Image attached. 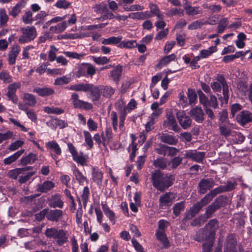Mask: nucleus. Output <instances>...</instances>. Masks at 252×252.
<instances>
[{
  "label": "nucleus",
  "instance_id": "obj_1",
  "mask_svg": "<svg viewBox=\"0 0 252 252\" xmlns=\"http://www.w3.org/2000/svg\"><path fill=\"white\" fill-rule=\"evenodd\" d=\"M151 180L155 188L163 191L173 184L175 178L172 175L164 174L157 170L152 173Z\"/></svg>",
  "mask_w": 252,
  "mask_h": 252
},
{
  "label": "nucleus",
  "instance_id": "obj_2",
  "mask_svg": "<svg viewBox=\"0 0 252 252\" xmlns=\"http://www.w3.org/2000/svg\"><path fill=\"white\" fill-rule=\"evenodd\" d=\"M45 234L47 237L55 240L57 245L60 246L68 241L67 232L63 229H58L55 227L47 228L45 231Z\"/></svg>",
  "mask_w": 252,
  "mask_h": 252
},
{
  "label": "nucleus",
  "instance_id": "obj_3",
  "mask_svg": "<svg viewBox=\"0 0 252 252\" xmlns=\"http://www.w3.org/2000/svg\"><path fill=\"white\" fill-rule=\"evenodd\" d=\"M21 32L22 34L20 36L18 39V42L20 44L28 43L33 40L37 35L36 30L34 26L22 28Z\"/></svg>",
  "mask_w": 252,
  "mask_h": 252
},
{
  "label": "nucleus",
  "instance_id": "obj_4",
  "mask_svg": "<svg viewBox=\"0 0 252 252\" xmlns=\"http://www.w3.org/2000/svg\"><path fill=\"white\" fill-rule=\"evenodd\" d=\"M218 221L216 219L211 220L206 226V235L208 234V238L206 239V246L212 247L215 240L216 231L218 229Z\"/></svg>",
  "mask_w": 252,
  "mask_h": 252
},
{
  "label": "nucleus",
  "instance_id": "obj_5",
  "mask_svg": "<svg viewBox=\"0 0 252 252\" xmlns=\"http://www.w3.org/2000/svg\"><path fill=\"white\" fill-rule=\"evenodd\" d=\"M20 87L21 83L19 82H14L8 85L7 92L6 93L8 100L11 101L14 104L17 103L18 98L16 94V92L17 90L20 88Z\"/></svg>",
  "mask_w": 252,
  "mask_h": 252
},
{
  "label": "nucleus",
  "instance_id": "obj_6",
  "mask_svg": "<svg viewBox=\"0 0 252 252\" xmlns=\"http://www.w3.org/2000/svg\"><path fill=\"white\" fill-rule=\"evenodd\" d=\"M67 146L68 150L72 156L73 160L82 166L84 165L87 159L83 155V153L82 152L78 153L76 148L71 143H68Z\"/></svg>",
  "mask_w": 252,
  "mask_h": 252
},
{
  "label": "nucleus",
  "instance_id": "obj_7",
  "mask_svg": "<svg viewBox=\"0 0 252 252\" xmlns=\"http://www.w3.org/2000/svg\"><path fill=\"white\" fill-rule=\"evenodd\" d=\"M79 95L76 93H73L71 99L72 100V104L75 108H79L89 110L93 108L92 103L79 99Z\"/></svg>",
  "mask_w": 252,
  "mask_h": 252
},
{
  "label": "nucleus",
  "instance_id": "obj_8",
  "mask_svg": "<svg viewBox=\"0 0 252 252\" xmlns=\"http://www.w3.org/2000/svg\"><path fill=\"white\" fill-rule=\"evenodd\" d=\"M96 73L95 67L89 63H83L79 67L77 71L78 77L86 76L89 75L93 76Z\"/></svg>",
  "mask_w": 252,
  "mask_h": 252
},
{
  "label": "nucleus",
  "instance_id": "obj_9",
  "mask_svg": "<svg viewBox=\"0 0 252 252\" xmlns=\"http://www.w3.org/2000/svg\"><path fill=\"white\" fill-rule=\"evenodd\" d=\"M175 198V194L171 192H166L161 195L159 199V206L161 209H166L170 206Z\"/></svg>",
  "mask_w": 252,
  "mask_h": 252
},
{
  "label": "nucleus",
  "instance_id": "obj_10",
  "mask_svg": "<svg viewBox=\"0 0 252 252\" xmlns=\"http://www.w3.org/2000/svg\"><path fill=\"white\" fill-rule=\"evenodd\" d=\"M224 200V198L222 196L217 198L215 201L208 207L206 211V218L211 217V215L222 205Z\"/></svg>",
  "mask_w": 252,
  "mask_h": 252
},
{
  "label": "nucleus",
  "instance_id": "obj_11",
  "mask_svg": "<svg viewBox=\"0 0 252 252\" xmlns=\"http://www.w3.org/2000/svg\"><path fill=\"white\" fill-rule=\"evenodd\" d=\"M163 125L166 127H171L173 130L179 131L180 127L178 126L173 113L170 110L166 112V119L163 122Z\"/></svg>",
  "mask_w": 252,
  "mask_h": 252
},
{
  "label": "nucleus",
  "instance_id": "obj_12",
  "mask_svg": "<svg viewBox=\"0 0 252 252\" xmlns=\"http://www.w3.org/2000/svg\"><path fill=\"white\" fill-rule=\"evenodd\" d=\"M176 116L180 125L184 129H187L190 126L191 120L184 111H177Z\"/></svg>",
  "mask_w": 252,
  "mask_h": 252
},
{
  "label": "nucleus",
  "instance_id": "obj_13",
  "mask_svg": "<svg viewBox=\"0 0 252 252\" xmlns=\"http://www.w3.org/2000/svg\"><path fill=\"white\" fill-rule=\"evenodd\" d=\"M237 241L235 235H229L226 238L224 252H237L236 250Z\"/></svg>",
  "mask_w": 252,
  "mask_h": 252
},
{
  "label": "nucleus",
  "instance_id": "obj_14",
  "mask_svg": "<svg viewBox=\"0 0 252 252\" xmlns=\"http://www.w3.org/2000/svg\"><path fill=\"white\" fill-rule=\"evenodd\" d=\"M63 212L61 210H49L47 208V219L48 220L58 222L63 217Z\"/></svg>",
  "mask_w": 252,
  "mask_h": 252
},
{
  "label": "nucleus",
  "instance_id": "obj_15",
  "mask_svg": "<svg viewBox=\"0 0 252 252\" xmlns=\"http://www.w3.org/2000/svg\"><path fill=\"white\" fill-rule=\"evenodd\" d=\"M185 156L188 158L197 162H200L202 161L204 158V153L189 150L186 152Z\"/></svg>",
  "mask_w": 252,
  "mask_h": 252
},
{
  "label": "nucleus",
  "instance_id": "obj_16",
  "mask_svg": "<svg viewBox=\"0 0 252 252\" xmlns=\"http://www.w3.org/2000/svg\"><path fill=\"white\" fill-rule=\"evenodd\" d=\"M21 51V48L18 45H14L12 48L11 51L8 53V63L13 65L15 63L16 58Z\"/></svg>",
  "mask_w": 252,
  "mask_h": 252
},
{
  "label": "nucleus",
  "instance_id": "obj_17",
  "mask_svg": "<svg viewBox=\"0 0 252 252\" xmlns=\"http://www.w3.org/2000/svg\"><path fill=\"white\" fill-rule=\"evenodd\" d=\"M204 199L205 197L202 198L200 202L195 203L191 208H190L189 212L186 215L187 219H191L199 212L201 208L204 205Z\"/></svg>",
  "mask_w": 252,
  "mask_h": 252
},
{
  "label": "nucleus",
  "instance_id": "obj_18",
  "mask_svg": "<svg viewBox=\"0 0 252 252\" xmlns=\"http://www.w3.org/2000/svg\"><path fill=\"white\" fill-rule=\"evenodd\" d=\"M237 119L238 123L244 125L252 122V114L248 111H243L237 116Z\"/></svg>",
  "mask_w": 252,
  "mask_h": 252
},
{
  "label": "nucleus",
  "instance_id": "obj_19",
  "mask_svg": "<svg viewBox=\"0 0 252 252\" xmlns=\"http://www.w3.org/2000/svg\"><path fill=\"white\" fill-rule=\"evenodd\" d=\"M48 204L51 207L62 208L63 206V202L62 200L60 195L56 194L52 195L49 199Z\"/></svg>",
  "mask_w": 252,
  "mask_h": 252
},
{
  "label": "nucleus",
  "instance_id": "obj_20",
  "mask_svg": "<svg viewBox=\"0 0 252 252\" xmlns=\"http://www.w3.org/2000/svg\"><path fill=\"white\" fill-rule=\"evenodd\" d=\"M103 175V172L99 169L96 167H93L92 179L99 187H100L102 185Z\"/></svg>",
  "mask_w": 252,
  "mask_h": 252
},
{
  "label": "nucleus",
  "instance_id": "obj_21",
  "mask_svg": "<svg viewBox=\"0 0 252 252\" xmlns=\"http://www.w3.org/2000/svg\"><path fill=\"white\" fill-rule=\"evenodd\" d=\"M123 67L121 65H117L110 71V77L111 79L117 84L119 82L122 75Z\"/></svg>",
  "mask_w": 252,
  "mask_h": 252
},
{
  "label": "nucleus",
  "instance_id": "obj_22",
  "mask_svg": "<svg viewBox=\"0 0 252 252\" xmlns=\"http://www.w3.org/2000/svg\"><path fill=\"white\" fill-rule=\"evenodd\" d=\"M217 80L219 82V83L221 84L222 87V94L224 100L226 103L228 102L229 99V90L228 86L224 78V77L221 75L218 76Z\"/></svg>",
  "mask_w": 252,
  "mask_h": 252
},
{
  "label": "nucleus",
  "instance_id": "obj_23",
  "mask_svg": "<svg viewBox=\"0 0 252 252\" xmlns=\"http://www.w3.org/2000/svg\"><path fill=\"white\" fill-rule=\"evenodd\" d=\"M33 92L42 97L48 96L53 94L55 91L54 89L49 87L39 88L35 87L33 89Z\"/></svg>",
  "mask_w": 252,
  "mask_h": 252
},
{
  "label": "nucleus",
  "instance_id": "obj_24",
  "mask_svg": "<svg viewBox=\"0 0 252 252\" xmlns=\"http://www.w3.org/2000/svg\"><path fill=\"white\" fill-rule=\"evenodd\" d=\"M19 109L24 111L26 113L28 117L32 122H36L37 120V116L33 110H30L26 107L23 102H19L18 104Z\"/></svg>",
  "mask_w": 252,
  "mask_h": 252
},
{
  "label": "nucleus",
  "instance_id": "obj_25",
  "mask_svg": "<svg viewBox=\"0 0 252 252\" xmlns=\"http://www.w3.org/2000/svg\"><path fill=\"white\" fill-rule=\"evenodd\" d=\"M159 138L163 143L169 145H175L178 142V140L175 136L167 133H162Z\"/></svg>",
  "mask_w": 252,
  "mask_h": 252
},
{
  "label": "nucleus",
  "instance_id": "obj_26",
  "mask_svg": "<svg viewBox=\"0 0 252 252\" xmlns=\"http://www.w3.org/2000/svg\"><path fill=\"white\" fill-rule=\"evenodd\" d=\"M90 88L89 91L91 93L90 97L92 101L94 102L98 101L101 95L100 93V85L99 86H94L92 84V86Z\"/></svg>",
  "mask_w": 252,
  "mask_h": 252
},
{
  "label": "nucleus",
  "instance_id": "obj_27",
  "mask_svg": "<svg viewBox=\"0 0 252 252\" xmlns=\"http://www.w3.org/2000/svg\"><path fill=\"white\" fill-rule=\"evenodd\" d=\"M91 86L92 84L81 83L72 85L69 86L68 89L75 91L87 92L89 91Z\"/></svg>",
  "mask_w": 252,
  "mask_h": 252
},
{
  "label": "nucleus",
  "instance_id": "obj_28",
  "mask_svg": "<svg viewBox=\"0 0 252 252\" xmlns=\"http://www.w3.org/2000/svg\"><path fill=\"white\" fill-rule=\"evenodd\" d=\"M101 136L102 139V144L105 147L113 138L112 130L111 127H106L104 132H102Z\"/></svg>",
  "mask_w": 252,
  "mask_h": 252
},
{
  "label": "nucleus",
  "instance_id": "obj_29",
  "mask_svg": "<svg viewBox=\"0 0 252 252\" xmlns=\"http://www.w3.org/2000/svg\"><path fill=\"white\" fill-rule=\"evenodd\" d=\"M156 235L158 240H159L163 245L162 248H168L170 246L169 241L166 237L165 232L162 230L156 231Z\"/></svg>",
  "mask_w": 252,
  "mask_h": 252
},
{
  "label": "nucleus",
  "instance_id": "obj_30",
  "mask_svg": "<svg viewBox=\"0 0 252 252\" xmlns=\"http://www.w3.org/2000/svg\"><path fill=\"white\" fill-rule=\"evenodd\" d=\"M22 99L27 107V106L33 107L36 103L35 97L31 94L24 93Z\"/></svg>",
  "mask_w": 252,
  "mask_h": 252
},
{
  "label": "nucleus",
  "instance_id": "obj_31",
  "mask_svg": "<svg viewBox=\"0 0 252 252\" xmlns=\"http://www.w3.org/2000/svg\"><path fill=\"white\" fill-rule=\"evenodd\" d=\"M190 115L198 122H202L204 118V113L200 107H196L191 109Z\"/></svg>",
  "mask_w": 252,
  "mask_h": 252
},
{
  "label": "nucleus",
  "instance_id": "obj_32",
  "mask_svg": "<svg viewBox=\"0 0 252 252\" xmlns=\"http://www.w3.org/2000/svg\"><path fill=\"white\" fill-rule=\"evenodd\" d=\"M26 3V0H21L13 7L12 10L9 12V14L13 17H15L20 13L22 9L25 7Z\"/></svg>",
  "mask_w": 252,
  "mask_h": 252
},
{
  "label": "nucleus",
  "instance_id": "obj_33",
  "mask_svg": "<svg viewBox=\"0 0 252 252\" xmlns=\"http://www.w3.org/2000/svg\"><path fill=\"white\" fill-rule=\"evenodd\" d=\"M115 90L111 86L100 85V93L102 96L109 98L115 93Z\"/></svg>",
  "mask_w": 252,
  "mask_h": 252
},
{
  "label": "nucleus",
  "instance_id": "obj_34",
  "mask_svg": "<svg viewBox=\"0 0 252 252\" xmlns=\"http://www.w3.org/2000/svg\"><path fill=\"white\" fill-rule=\"evenodd\" d=\"M25 152L24 149H22L15 153L13 155L4 158L3 163L5 165H9L16 161Z\"/></svg>",
  "mask_w": 252,
  "mask_h": 252
},
{
  "label": "nucleus",
  "instance_id": "obj_35",
  "mask_svg": "<svg viewBox=\"0 0 252 252\" xmlns=\"http://www.w3.org/2000/svg\"><path fill=\"white\" fill-rule=\"evenodd\" d=\"M37 160L36 155L33 153H30L27 156L23 157L20 160V163L22 165H26L28 164H32Z\"/></svg>",
  "mask_w": 252,
  "mask_h": 252
},
{
  "label": "nucleus",
  "instance_id": "obj_36",
  "mask_svg": "<svg viewBox=\"0 0 252 252\" xmlns=\"http://www.w3.org/2000/svg\"><path fill=\"white\" fill-rule=\"evenodd\" d=\"M54 187V183L51 181H45L41 185H38L37 190L41 192H46L51 190Z\"/></svg>",
  "mask_w": 252,
  "mask_h": 252
},
{
  "label": "nucleus",
  "instance_id": "obj_37",
  "mask_svg": "<svg viewBox=\"0 0 252 252\" xmlns=\"http://www.w3.org/2000/svg\"><path fill=\"white\" fill-rule=\"evenodd\" d=\"M122 39V37L119 36H111L108 38L102 39L101 43L104 45L117 44L120 43Z\"/></svg>",
  "mask_w": 252,
  "mask_h": 252
},
{
  "label": "nucleus",
  "instance_id": "obj_38",
  "mask_svg": "<svg viewBox=\"0 0 252 252\" xmlns=\"http://www.w3.org/2000/svg\"><path fill=\"white\" fill-rule=\"evenodd\" d=\"M101 205L105 215L109 219L110 221L114 223L115 218L114 213L109 208L106 204L101 203Z\"/></svg>",
  "mask_w": 252,
  "mask_h": 252
},
{
  "label": "nucleus",
  "instance_id": "obj_39",
  "mask_svg": "<svg viewBox=\"0 0 252 252\" xmlns=\"http://www.w3.org/2000/svg\"><path fill=\"white\" fill-rule=\"evenodd\" d=\"M73 173L80 185H83L85 182L88 183L87 178L76 167L73 171Z\"/></svg>",
  "mask_w": 252,
  "mask_h": 252
},
{
  "label": "nucleus",
  "instance_id": "obj_40",
  "mask_svg": "<svg viewBox=\"0 0 252 252\" xmlns=\"http://www.w3.org/2000/svg\"><path fill=\"white\" fill-rule=\"evenodd\" d=\"M0 80H1L3 83L8 84L13 81V78L8 71L2 70L0 72Z\"/></svg>",
  "mask_w": 252,
  "mask_h": 252
},
{
  "label": "nucleus",
  "instance_id": "obj_41",
  "mask_svg": "<svg viewBox=\"0 0 252 252\" xmlns=\"http://www.w3.org/2000/svg\"><path fill=\"white\" fill-rule=\"evenodd\" d=\"M47 148L54 151L58 155H60L62 153V150L59 145L55 141H52L47 142L46 144Z\"/></svg>",
  "mask_w": 252,
  "mask_h": 252
},
{
  "label": "nucleus",
  "instance_id": "obj_42",
  "mask_svg": "<svg viewBox=\"0 0 252 252\" xmlns=\"http://www.w3.org/2000/svg\"><path fill=\"white\" fill-rule=\"evenodd\" d=\"M222 192H223V191L220 186L211 190L209 193L206 195V204L207 203V202H210L212 200V199L218 194Z\"/></svg>",
  "mask_w": 252,
  "mask_h": 252
},
{
  "label": "nucleus",
  "instance_id": "obj_43",
  "mask_svg": "<svg viewBox=\"0 0 252 252\" xmlns=\"http://www.w3.org/2000/svg\"><path fill=\"white\" fill-rule=\"evenodd\" d=\"M93 8L94 9V11L97 13L101 14L108 11L107 5L104 2L95 4Z\"/></svg>",
  "mask_w": 252,
  "mask_h": 252
},
{
  "label": "nucleus",
  "instance_id": "obj_44",
  "mask_svg": "<svg viewBox=\"0 0 252 252\" xmlns=\"http://www.w3.org/2000/svg\"><path fill=\"white\" fill-rule=\"evenodd\" d=\"M176 56L174 54L166 56L162 58L159 62L158 65L164 66L169 64L171 61L175 60Z\"/></svg>",
  "mask_w": 252,
  "mask_h": 252
},
{
  "label": "nucleus",
  "instance_id": "obj_45",
  "mask_svg": "<svg viewBox=\"0 0 252 252\" xmlns=\"http://www.w3.org/2000/svg\"><path fill=\"white\" fill-rule=\"evenodd\" d=\"M153 165L156 168L164 169L167 167V161L164 158H158L154 160Z\"/></svg>",
  "mask_w": 252,
  "mask_h": 252
},
{
  "label": "nucleus",
  "instance_id": "obj_46",
  "mask_svg": "<svg viewBox=\"0 0 252 252\" xmlns=\"http://www.w3.org/2000/svg\"><path fill=\"white\" fill-rule=\"evenodd\" d=\"M23 174V169L21 168L10 170L8 172L7 176L12 179H17L18 176Z\"/></svg>",
  "mask_w": 252,
  "mask_h": 252
},
{
  "label": "nucleus",
  "instance_id": "obj_47",
  "mask_svg": "<svg viewBox=\"0 0 252 252\" xmlns=\"http://www.w3.org/2000/svg\"><path fill=\"white\" fill-rule=\"evenodd\" d=\"M71 81V78L66 76L58 77L55 80L54 85L56 86H63L68 84Z\"/></svg>",
  "mask_w": 252,
  "mask_h": 252
},
{
  "label": "nucleus",
  "instance_id": "obj_48",
  "mask_svg": "<svg viewBox=\"0 0 252 252\" xmlns=\"http://www.w3.org/2000/svg\"><path fill=\"white\" fill-rule=\"evenodd\" d=\"M120 44L119 47L120 48H132L136 47L137 45V44L135 40H127V41H123L120 42Z\"/></svg>",
  "mask_w": 252,
  "mask_h": 252
},
{
  "label": "nucleus",
  "instance_id": "obj_49",
  "mask_svg": "<svg viewBox=\"0 0 252 252\" xmlns=\"http://www.w3.org/2000/svg\"><path fill=\"white\" fill-rule=\"evenodd\" d=\"M228 25V21L227 18H222L220 22L219 23V25L218 26L217 30L218 32L221 33H222L225 29L226 28Z\"/></svg>",
  "mask_w": 252,
  "mask_h": 252
},
{
  "label": "nucleus",
  "instance_id": "obj_50",
  "mask_svg": "<svg viewBox=\"0 0 252 252\" xmlns=\"http://www.w3.org/2000/svg\"><path fill=\"white\" fill-rule=\"evenodd\" d=\"M8 19V16L6 14L5 9L1 8L0 9V26L6 25Z\"/></svg>",
  "mask_w": 252,
  "mask_h": 252
},
{
  "label": "nucleus",
  "instance_id": "obj_51",
  "mask_svg": "<svg viewBox=\"0 0 252 252\" xmlns=\"http://www.w3.org/2000/svg\"><path fill=\"white\" fill-rule=\"evenodd\" d=\"M22 21L25 24H31L34 20L31 11H26L22 16Z\"/></svg>",
  "mask_w": 252,
  "mask_h": 252
},
{
  "label": "nucleus",
  "instance_id": "obj_52",
  "mask_svg": "<svg viewBox=\"0 0 252 252\" xmlns=\"http://www.w3.org/2000/svg\"><path fill=\"white\" fill-rule=\"evenodd\" d=\"M44 110L45 112L48 114H55L57 115L63 114L64 112V110L63 109L54 107H46L44 108Z\"/></svg>",
  "mask_w": 252,
  "mask_h": 252
},
{
  "label": "nucleus",
  "instance_id": "obj_53",
  "mask_svg": "<svg viewBox=\"0 0 252 252\" xmlns=\"http://www.w3.org/2000/svg\"><path fill=\"white\" fill-rule=\"evenodd\" d=\"M83 134L85 137V141L86 144L89 146V149H91L93 148L94 143L92 137L90 133L88 131H84Z\"/></svg>",
  "mask_w": 252,
  "mask_h": 252
},
{
  "label": "nucleus",
  "instance_id": "obj_54",
  "mask_svg": "<svg viewBox=\"0 0 252 252\" xmlns=\"http://www.w3.org/2000/svg\"><path fill=\"white\" fill-rule=\"evenodd\" d=\"M188 97L190 105H192L195 104L197 99V95L194 91L189 89L188 90Z\"/></svg>",
  "mask_w": 252,
  "mask_h": 252
},
{
  "label": "nucleus",
  "instance_id": "obj_55",
  "mask_svg": "<svg viewBox=\"0 0 252 252\" xmlns=\"http://www.w3.org/2000/svg\"><path fill=\"white\" fill-rule=\"evenodd\" d=\"M48 15V13L44 11H40L34 17V20H38V22L36 23L37 24H43L45 18Z\"/></svg>",
  "mask_w": 252,
  "mask_h": 252
},
{
  "label": "nucleus",
  "instance_id": "obj_56",
  "mask_svg": "<svg viewBox=\"0 0 252 252\" xmlns=\"http://www.w3.org/2000/svg\"><path fill=\"white\" fill-rule=\"evenodd\" d=\"M63 54L68 58L78 60L81 59L85 55V54L84 53L78 54L76 52L69 51L64 52Z\"/></svg>",
  "mask_w": 252,
  "mask_h": 252
},
{
  "label": "nucleus",
  "instance_id": "obj_57",
  "mask_svg": "<svg viewBox=\"0 0 252 252\" xmlns=\"http://www.w3.org/2000/svg\"><path fill=\"white\" fill-rule=\"evenodd\" d=\"M35 174V172H27L24 175H20L19 179V182L23 184L30 180L31 177Z\"/></svg>",
  "mask_w": 252,
  "mask_h": 252
},
{
  "label": "nucleus",
  "instance_id": "obj_58",
  "mask_svg": "<svg viewBox=\"0 0 252 252\" xmlns=\"http://www.w3.org/2000/svg\"><path fill=\"white\" fill-rule=\"evenodd\" d=\"M89 194L90 191L89 188L87 187H85L83 190V193L81 195L83 206L85 208L87 205Z\"/></svg>",
  "mask_w": 252,
  "mask_h": 252
},
{
  "label": "nucleus",
  "instance_id": "obj_59",
  "mask_svg": "<svg viewBox=\"0 0 252 252\" xmlns=\"http://www.w3.org/2000/svg\"><path fill=\"white\" fill-rule=\"evenodd\" d=\"M219 120L221 124H227L228 123V113L226 109H223L219 113Z\"/></svg>",
  "mask_w": 252,
  "mask_h": 252
},
{
  "label": "nucleus",
  "instance_id": "obj_60",
  "mask_svg": "<svg viewBox=\"0 0 252 252\" xmlns=\"http://www.w3.org/2000/svg\"><path fill=\"white\" fill-rule=\"evenodd\" d=\"M237 185L236 182H227L225 186H220L223 192L233 190Z\"/></svg>",
  "mask_w": 252,
  "mask_h": 252
},
{
  "label": "nucleus",
  "instance_id": "obj_61",
  "mask_svg": "<svg viewBox=\"0 0 252 252\" xmlns=\"http://www.w3.org/2000/svg\"><path fill=\"white\" fill-rule=\"evenodd\" d=\"M237 88L242 94H245L247 92H249V87L245 81H239L237 84Z\"/></svg>",
  "mask_w": 252,
  "mask_h": 252
},
{
  "label": "nucleus",
  "instance_id": "obj_62",
  "mask_svg": "<svg viewBox=\"0 0 252 252\" xmlns=\"http://www.w3.org/2000/svg\"><path fill=\"white\" fill-rule=\"evenodd\" d=\"M207 105L209 106L214 107V108H217L218 106L217 99L216 97L213 95L210 94L207 98Z\"/></svg>",
  "mask_w": 252,
  "mask_h": 252
},
{
  "label": "nucleus",
  "instance_id": "obj_63",
  "mask_svg": "<svg viewBox=\"0 0 252 252\" xmlns=\"http://www.w3.org/2000/svg\"><path fill=\"white\" fill-rule=\"evenodd\" d=\"M183 11V10L181 8H173L166 13V15L168 16H173L175 15L182 16Z\"/></svg>",
  "mask_w": 252,
  "mask_h": 252
},
{
  "label": "nucleus",
  "instance_id": "obj_64",
  "mask_svg": "<svg viewBox=\"0 0 252 252\" xmlns=\"http://www.w3.org/2000/svg\"><path fill=\"white\" fill-rule=\"evenodd\" d=\"M168 146L160 144L158 147L156 148V152L159 155L165 156L167 153Z\"/></svg>",
  "mask_w": 252,
  "mask_h": 252
}]
</instances>
